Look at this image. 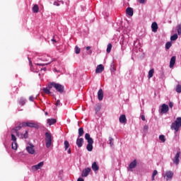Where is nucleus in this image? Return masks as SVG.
Here are the masks:
<instances>
[{
    "label": "nucleus",
    "instance_id": "f257e3e1",
    "mask_svg": "<svg viewBox=\"0 0 181 181\" xmlns=\"http://www.w3.org/2000/svg\"><path fill=\"white\" fill-rule=\"evenodd\" d=\"M85 139L87 141L88 144L86 146V149L88 151V152H91L93 151V144H94V140H93V138L90 136V134L86 133L85 134Z\"/></svg>",
    "mask_w": 181,
    "mask_h": 181
},
{
    "label": "nucleus",
    "instance_id": "f03ea898",
    "mask_svg": "<svg viewBox=\"0 0 181 181\" xmlns=\"http://www.w3.org/2000/svg\"><path fill=\"white\" fill-rule=\"evenodd\" d=\"M180 127H181V117H177L176 120L172 123L170 128L172 130L175 129V132H177Z\"/></svg>",
    "mask_w": 181,
    "mask_h": 181
},
{
    "label": "nucleus",
    "instance_id": "7ed1b4c3",
    "mask_svg": "<svg viewBox=\"0 0 181 181\" xmlns=\"http://www.w3.org/2000/svg\"><path fill=\"white\" fill-rule=\"evenodd\" d=\"M50 86L51 87H54V88H55L58 93H60L61 94L64 93V86L63 85L52 82L51 83Z\"/></svg>",
    "mask_w": 181,
    "mask_h": 181
},
{
    "label": "nucleus",
    "instance_id": "20e7f679",
    "mask_svg": "<svg viewBox=\"0 0 181 181\" xmlns=\"http://www.w3.org/2000/svg\"><path fill=\"white\" fill-rule=\"evenodd\" d=\"M45 144L46 148L52 146V134L49 132L45 133Z\"/></svg>",
    "mask_w": 181,
    "mask_h": 181
},
{
    "label": "nucleus",
    "instance_id": "39448f33",
    "mask_svg": "<svg viewBox=\"0 0 181 181\" xmlns=\"http://www.w3.org/2000/svg\"><path fill=\"white\" fill-rule=\"evenodd\" d=\"M22 125L24 127H28L29 128H39V125H37V124L32 122H23Z\"/></svg>",
    "mask_w": 181,
    "mask_h": 181
},
{
    "label": "nucleus",
    "instance_id": "423d86ee",
    "mask_svg": "<svg viewBox=\"0 0 181 181\" xmlns=\"http://www.w3.org/2000/svg\"><path fill=\"white\" fill-rule=\"evenodd\" d=\"M181 152L180 151H178L177 153L175 154V157L173 158V162L175 165H179L180 160H179V158H180Z\"/></svg>",
    "mask_w": 181,
    "mask_h": 181
},
{
    "label": "nucleus",
    "instance_id": "0eeeda50",
    "mask_svg": "<svg viewBox=\"0 0 181 181\" xmlns=\"http://www.w3.org/2000/svg\"><path fill=\"white\" fill-rule=\"evenodd\" d=\"M90 172H91L90 168H86L82 170L81 177H87L88 175H90Z\"/></svg>",
    "mask_w": 181,
    "mask_h": 181
},
{
    "label": "nucleus",
    "instance_id": "6e6552de",
    "mask_svg": "<svg viewBox=\"0 0 181 181\" xmlns=\"http://www.w3.org/2000/svg\"><path fill=\"white\" fill-rule=\"evenodd\" d=\"M35 146L33 144H30V146L26 147V151L28 152V153H30L31 155L35 154Z\"/></svg>",
    "mask_w": 181,
    "mask_h": 181
},
{
    "label": "nucleus",
    "instance_id": "1a4fd4ad",
    "mask_svg": "<svg viewBox=\"0 0 181 181\" xmlns=\"http://www.w3.org/2000/svg\"><path fill=\"white\" fill-rule=\"evenodd\" d=\"M168 111H169V106L166 104H163L161 106L160 112L162 114H166V112H168Z\"/></svg>",
    "mask_w": 181,
    "mask_h": 181
},
{
    "label": "nucleus",
    "instance_id": "9d476101",
    "mask_svg": "<svg viewBox=\"0 0 181 181\" xmlns=\"http://www.w3.org/2000/svg\"><path fill=\"white\" fill-rule=\"evenodd\" d=\"M43 165H45V163L43 161L39 163L38 164L33 165L32 167L33 170H39V169H40V168H42V166H43Z\"/></svg>",
    "mask_w": 181,
    "mask_h": 181
},
{
    "label": "nucleus",
    "instance_id": "9b49d317",
    "mask_svg": "<svg viewBox=\"0 0 181 181\" xmlns=\"http://www.w3.org/2000/svg\"><path fill=\"white\" fill-rule=\"evenodd\" d=\"M103 71H104V66L103 64L98 65L95 69V73L100 74L103 73Z\"/></svg>",
    "mask_w": 181,
    "mask_h": 181
},
{
    "label": "nucleus",
    "instance_id": "f8f14e48",
    "mask_svg": "<svg viewBox=\"0 0 181 181\" xmlns=\"http://www.w3.org/2000/svg\"><path fill=\"white\" fill-rule=\"evenodd\" d=\"M98 98L99 101H103V98H104V92L103 89H100L98 92Z\"/></svg>",
    "mask_w": 181,
    "mask_h": 181
},
{
    "label": "nucleus",
    "instance_id": "ddd939ff",
    "mask_svg": "<svg viewBox=\"0 0 181 181\" xmlns=\"http://www.w3.org/2000/svg\"><path fill=\"white\" fill-rule=\"evenodd\" d=\"M83 144H84V139L79 138L76 139V145L78 148H81V146H83Z\"/></svg>",
    "mask_w": 181,
    "mask_h": 181
},
{
    "label": "nucleus",
    "instance_id": "4468645a",
    "mask_svg": "<svg viewBox=\"0 0 181 181\" xmlns=\"http://www.w3.org/2000/svg\"><path fill=\"white\" fill-rule=\"evenodd\" d=\"M174 173L172 171H167L165 173L166 176V180H171V179L173 177Z\"/></svg>",
    "mask_w": 181,
    "mask_h": 181
},
{
    "label": "nucleus",
    "instance_id": "2eb2a0df",
    "mask_svg": "<svg viewBox=\"0 0 181 181\" xmlns=\"http://www.w3.org/2000/svg\"><path fill=\"white\" fill-rule=\"evenodd\" d=\"M119 121L120 124H127V116L122 115L119 118Z\"/></svg>",
    "mask_w": 181,
    "mask_h": 181
},
{
    "label": "nucleus",
    "instance_id": "dca6fc26",
    "mask_svg": "<svg viewBox=\"0 0 181 181\" xmlns=\"http://www.w3.org/2000/svg\"><path fill=\"white\" fill-rule=\"evenodd\" d=\"M126 13L129 15V16H134V9L131 7H128L126 9Z\"/></svg>",
    "mask_w": 181,
    "mask_h": 181
},
{
    "label": "nucleus",
    "instance_id": "f3484780",
    "mask_svg": "<svg viewBox=\"0 0 181 181\" xmlns=\"http://www.w3.org/2000/svg\"><path fill=\"white\" fill-rule=\"evenodd\" d=\"M23 123H21L18 126L16 127L15 128L13 129V131H14L16 132V134H17V132H19V131H21V129H22V128H23Z\"/></svg>",
    "mask_w": 181,
    "mask_h": 181
},
{
    "label": "nucleus",
    "instance_id": "a211bd4d",
    "mask_svg": "<svg viewBox=\"0 0 181 181\" xmlns=\"http://www.w3.org/2000/svg\"><path fill=\"white\" fill-rule=\"evenodd\" d=\"M176 63V57H172L170 61V69H172Z\"/></svg>",
    "mask_w": 181,
    "mask_h": 181
},
{
    "label": "nucleus",
    "instance_id": "6ab92c4d",
    "mask_svg": "<svg viewBox=\"0 0 181 181\" xmlns=\"http://www.w3.org/2000/svg\"><path fill=\"white\" fill-rule=\"evenodd\" d=\"M151 29H152V32H158V23L156 22H153L151 24Z\"/></svg>",
    "mask_w": 181,
    "mask_h": 181
},
{
    "label": "nucleus",
    "instance_id": "aec40b11",
    "mask_svg": "<svg viewBox=\"0 0 181 181\" xmlns=\"http://www.w3.org/2000/svg\"><path fill=\"white\" fill-rule=\"evenodd\" d=\"M92 169H93V170H94V172H97L98 170H100V167L97 164V162H94L92 164Z\"/></svg>",
    "mask_w": 181,
    "mask_h": 181
},
{
    "label": "nucleus",
    "instance_id": "412c9836",
    "mask_svg": "<svg viewBox=\"0 0 181 181\" xmlns=\"http://www.w3.org/2000/svg\"><path fill=\"white\" fill-rule=\"evenodd\" d=\"M47 122L49 126H51V125H54V124L57 122V120H56V119H48Z\"/></svg>",
    "mask_w": 181,
    "mask_h": 181
},
{
    "label": "nucleus",
    "instance_id": "4be33fe9",
    "mask_svg": "<svg viewBox=\"0 0 181 181\" xmlns=\"http://www.w3.org/2000/svg\"><path fill=\"white\" fill-rule=\"evenodd\" d=\"M136 167V160H134L130 164H129V169H134Z\"/></svg>",
    "mask_w": 181,
    "mask_h": 181
},
{
    "label": "nucleus",
    "instance_id": "5701e85b",
    "mask_svg": "<svg viewBox=\"0 0 181 181\" xmlns=\"http://www.w3.org/2000/svg\"><path fill=\"white\" fill-rule=\"evenodd\" d=\"M33 13H37L39 12V6L37 4H35L33 7Z\"/></svg>",
    "mask_w": 181,
    "mask_h": 181
},
{
    "label": "nucleus",
    "instance_id": "b1692460",
    "mask_svg": "<svg viewBox=\"0 0 181 181\" xmlns=\"http://www.w3.org/2000/svg\"><path fill=\"white\" fill-rule=\"evenodd\" d=\"M83 135H84V129H83V127H81L78 129V138L83 136Z\"/></svg>",
    "mask_w": 181,
    "mask_h": 181
},
{
    "label": "nucleus",
    "instance_id": "393cba45",
    "mask_svg": "<svg viewBox=\"0 0 181 181\" xmlns=\"http://www.w3.org/2000/svg\"><path fill=\"white\" fill-rule=\"evenodd\" d=\"M153 73H155V70L153 69H151L149 71H148V78H152V77H153Z\"/></svg>",
    "mask_w": 181,
    "mask_h": 181
},
{
    "label": "nucleus",
    "instance_id": "a878e982",
    "mask_svg": "<svg viewBox=\"0 0 181 181\" xmlns=\"http://www.w3.org/2000/svg\"><path fill=\"white\" fill-rule=\"evenodd\" d=\"M11 148L12 149H13L14 151H16V149H18V143L13 141L12 144H11Z\"/></svg>",
    "mask_w": 181,
    "mask_h": 181
},
{
    "label": "nucleus",
    "instance_id": "bb28decb",
    "mask_svg": "<svg viewBox=\"0 0 181 181\" xmlns=\"http://www.w3.org/2000/svg\"><path fill=\"white\" fill-rule=\"evenodd\" d=\"M111 49H112V45H111V43H109L107 45V53H110L111 52Z\"/></svg>",
    "mask_w": 181,
    "mask_h": 181
},
{
    "label": "nucleus",
    "instance_id": "cd10ccee",
    "mask_svg": "<svg viewBox=\"0 0 181 181\" xmlns=\"http://www.w3.org/2000/svg\"><path fill=\"white\" fill-rule=\"evenodd\" d=\"M80 52H81V49L76 45L75 47V53H76V54H80Z\"/></svg>",
    "mask_w": 181,
    "mask_h": 181
},
{
    "label": "nucleus",
    "instance_id": "c85d7f7f",
    "mask_svg": "<svg viewBox=\"0 0 181 181\" xmlns=\"http://www.w3.org/2000/svg\"><path fill=\"white\" fill-rule=\"evenodd\" d=\"M69 146H70V144L67 141H64L65 151H67V149H69Z\"/></svg>",
    "mask_w": 181,
    "mask_h": 181
},
{
    "label": "nucleus",
    "instance_id": "c756f323",
    "mask_svg": "<svg viewBox=\"0 0 181 181\" xmlns=\"http://www.w3.org/2000/svg\"><path fill=\"white\" fill-rule=\"evenodd\" d=\"M158 175V170H154L152 175L151 180H155V176Z\"/></svg>",
    "mask_w": 181,
    "mask_h": 181
},
{
    "label": "nucleus",
    "instance_id": "7c9ffc66",
    "mask_svg": "<svg viewBox=\"0 0 181 181\" xmlns=\"http://www.w3.org/2000/svg\"><path fill=\"white\" fill-rule=\"evenodd\" d=\"M177 34H174L170 37V40H177Z\"/></svg>",
    "mask_w": 181,
    "mask_h": 181
},
{
    "label": "nucleus",
    "instance_id": "2f4dec72",
    "mask_svg": "<svg viewBox=\"0 0 181 181\" xmlns=\"http://www.w3.org/2000/svg\"><path fill=\"white\" fill-rule=\"evenodd\" d=\"M170 47H172V43L170 42H168L165 44V49L168 50V49H170Z\"/></svg>",
    "mask_w": 181,
    "mask_h": 181
},
{
    "label": "nucleus",
    "instance_id": "473e14b6",
    "mask_svg": "<svg viewBox=\"0 0 181 181\" xmlns=\"http://www.w3.org/2000/svg\"><path fill=\"white\" fill-rule=\"evenodd\" d=\"M177 93H181V85H177L176 89H175Z\"/></svg>",
    "mask_w": 181,
    "mask_h": 181
},
{
    "label": "nucleus",
    "instance_id": "72a5a7b5",
    "mask_svg": "<svg viewBox=\"0 0 181 181\" xmlns=\"http://www.w3.org/2000/svg\"><path fill=\"white\" fill-rule=\"evenodd\" d=\"M159 139L162 142H165L166 141V139H165V136L164 135H160L159 136Z\"/></svg>",
    "mask_w": 181,
    "mask_h": 181
},
{
    "label": "nucleus",
    "instance_id": "f704fd0d",
    "mask_svg": "<svg viewBox=\"0 0 181 181\" xmlns=\"http://www.w3.org/2000/svg\"><path fill=\"white\" fill-rule=\"evenodd\" d=\"M16 136H18V138H20L21 139H23V134L19 132L16 133Z\"/></svg>",
    "mask_w": 181,
    "mask_h": 181
},
{
    "label": "nucleus",
    "instance_id": "c9c22d12",
    "mask_svg": "<svg viewBox=\"0 0 181 181\" xmlns=\"http://www.w3.org/2000/svg\"><path fill=\"white\" fill-rule=\"evenodd\" d=\"M42 90L45 93V94H50V90H49L47 88H44Z\"/></svg>",
    "mask_w": 181,
    "mask_h": 181
},
{
    "label": "nucleus",
    "instance_id": "e433bc0d",
    "mask_svg": "<svg viewBox=\"0 0 181 181\" xmlns=\"http://www.w3.org/2000/svg\"><path fill=\"white\" fill-rule=\"evenodd\" d=\"M11 141H13V142H16V136L13 134H11Z\"/></svg>",
    "mask_w": 181,
    "mask_h": 181
},
{
    "label": "nucleus",
    "instance_id": "4c0bfd02",
    "mask_svg": "<svg viewBox=\"0 0 181 181\" xmlns=\"http://www.w3.org/2000/svg\"><path fill=\"white\" fill-rule=\"evenodd\" d=\"M50 63H52V61L46 64H37V66H47V64H50Z\"/></svg>",
    "mask_w": 181,
    "mask_h": 181
},
{
    "label": "nucleus",
    "instance_id": "58836bf2",
    "mask_svg": "<svg viewBox=\"0 0 181 181\" xmlns=\"http://www.w3.org/2000/svg\"><path fill=\"white\" fill-rule=\"evenodd\" d=\"M96 112H98V111H100V110H101V106L100 105H96L95 108Z\"/></svg>",
    "mask_w": 181,
    "mask_h": 181
},
{
    "label": "nucleus",
    "instance_id": "ea45409f",
    "mask_svg": "<svg viewBox=\"0 0 181 181\" xmlns=\"http://www.w3.org/2000/svg\"><path fill=\"white\" fill-rule=\"evenodd\" d=\"M28 131L25 130V132L24 133V134H23V138H25V139H28Z\"/></svg>",
    "mask_w": 181,
    "mask_h": 181
},
{
    "label": "nucleus",
    "instance_id": "a19ab883",
    "mask_svg": "<svg viewBox=\"0 0 181 181\" xmlns=\"http://www.w3.org/2000/svg\"><path fill=\"white\" fill-rule=\"evenodd\" d=\"M110 145L112 146L114 145V139L110 138Z\"/></svg>",
    "mask_w": 181,
    "mask_h": 181
},
{
    "label": "nucleus",
    "instance_id": "79ce46f5",
    "mask_svg": "<svg viewBox=\"0 0 181 181\" xmlns=\"http://www.w3.org/2000/svg\"><path fill=\"white\" fill-rule=\"evenodd\" d=\"M60 100H57V102H56V103H55V105H56V107H59V105H60Z\"/></svg>",
    "mask_w": 181,
    "mask_h": 181
},
{
    "label": "nucleus",
    "instance_id": "37998d69",
    "mask_svg": "<svg viewBox=\"0 0 181 181\" xmlns=\"http://www.w3.org/2000/svg\"><path fill=\"white\" fill-rule=\"evenodd\" d=\"M148 129V125H144V131L147 132Z\"/></svg>",
    "mask_w": 181,
    "mask_h": 181
},
{
    "label": "nucleus",
    "instance_id": "c03bdc74",
    "mask_svg": "<svg viewBox=\"0 0 181 181\" xmlns=\"http://www.w3.org/2000/svg\"><path fill=\"white\" fill-rule=\"evenodd\" d=\"M54 5L55 6H60V4H59L58 1H54Z\"/></svg>",
    "mask_w": 181,
    "mask_h": 181
},
{
    "label": "nucleus",
    "instance_id": "a18cd8bd",
    "mask_svg": "<svg viewBox=\"0 0 181 181\" xmlns=\"http://www.w3.org/2000/svg\"><path fill=\"white\" fill-rule=\"evenodd\" d=\"M177 33H178V35H181V27H180V25L179 26V28L177 29Z\"/></svg>",
    "mask_w": 181,
    "mask_h": 181
},
{
    "label": "nucleus",
    "instance_id": "49530a36",
    "mask_svg": "<svg viewBox=\"0 0 181 181\" xmlns=\"http://www.w3.org/2000/svg\"><path fill=\"white\" fill-rule=\"evenodd\" d=\"M169 107H170V108H173V103L170 102L169 103Z\"/></svg>",
    "mask_w": 181,
    "mask_h": 181
},
{
    "label": "nucleus",
    "instance_id": "de8ad7c7",
    "mask_svg": "<svg viewBox=\"0 0 181 181\" xmlns=\"http://www.w3.org/2000/svg\"><path fill=\"white\" fill-rule=\"evenodd\" d=\"M29 100H30V101H33V100H35V98H33V96H30V97H29Z\"/></svg>",
    "mask_w": 181,
    "mask_h": 181
},
{
    "label": "nucleus",
    "instance_id": "09e8293b",
    "mask_svg": "<svg viewBox=\"0 0 181 181\" xmlns=\"http://www.w3.org/2000/svg\"><path fill=\"white\" fill-rule=\"evenodd\" d=\"M141 118L142 121H145V115H142L141 116Z\"/></svg>",
    "mask_w": 181,
    "mask_h": 181
},
{
    "label": "nucleus",
    "instance_id": "8fccbe9b",
    "mask_svg": "<svg viewBox=\"0 0 181 181\" xmlns=\"http://www.w3.org/2000/svg\"><path fill=\"white\" fill-rule=\"evenodd\" d=\"M51 42H53V45H54L57 41H56V40H54V38H52V39L51 40Z\"/></svg>",
    "mask_w": 181,
    "mask_h": 181
},
{
    "label": "nucleus",
    "instance_id": "3c124183",
    "mask_svg": "<svg viewBox=\"0 0 181 181\" xmlns=\"http://www.w3.org/2000/svg\"><path fill=\"white\" fill-rule=\"evenodd\" d=\"M139 2H140V4H145V0H139Z\"/></svg>",
    "mask_w": 181,
    "mask_h": 181
},
{
    "label": "nucleus",
    "instance_id": "603ef678",
    "mask_svg": "<svg viewBox=\"0 0 181 181\" xmlns=\"http://www.w3.org/2000/svg\"><path fill=\"white\" fill-rule=\"evenodd\" d=\"M77 181H84V179L79 177L78 178Z\"/></svg>",
    "mask_w": 181,
    "mask_h": 181
},
{
    "label": "nucleus",
    "instance_id": "864d4df0",
    "mask_svg": "<svg viewBox=\"0 0 181 181\" xmlns=\"http://www.w3.org/2000/svg\"><path fill=\"white\" fill-rule=\"evenodd\" d=\"M68 153H71V148H69V150H68Z\"/></svg>",
    "mask_w": 181,
    "mask_h": 181
},
{
    "label": "nucleus",
    "instance_id": "5fc2aeb1",
    "mask_svg": "<svg viewBox=\"0 0 181 181\" xmlns=\"http://www.w3.org/2000/svg\"><path fill=\"white\" fill-rule=\"evenodd\" d=\"M91 49V47H86V50H90Z\"/></svg>",
    "mask_w": 181,
    "mask_h": 181
},
{
    "label": "nucleus",
    "instance_id": "6e6d98bb",
    "mask_svg": "<svg viewBox=\"0 0 181 181\" xmlns=\"http://www.w3.org/2000/svg\"><path fill=\"white\" fill-rule=\"evenodd\" d=\"M30 66H32V61L29 60Z\"/></svg>",
    "mask_w": 181,
    "mask_h": 181
},
{
    "label": "nucleus",
    "instance_id": "4d7b16f0",
    "mask_svg": "<svg viewBox=\"0 0 181 181\" xmlns=\"http://www.w3.org/2000/svg\"><path fill=\"white\" fill-rule=\"evenodd\" d=\"M59 2H60V4H62V5L64 4V1H61Z\"/></svg>",
    "mask_w": 181,
    "mask_h": 181
},
{
    "label": "nucleus",
    "instance_id": "13d9d810",
    "mask_svg": "<svg viewBox=\"0 0 181 181\" xmlns=\"http://www.w3.org/2000/svg\"><path fill=\"white\" fill-rule=\"evenodd\" d=\"M45 115H49V113H47V112H46Z\"/></svg>",
    "mask_w": 181,
    "mask_h": 181
},
{
    "label": "nucleus",
    "instance_id": "bf43d9fd",
    "mask_svg": "<svg viewBox=\"0 0 181 181\" xmlns=\"http://www.w3.org/2000/svg\"><path fill=\"white\" fill-rule=\"evenodd\" d=\"M43 70H44V71H46V68H44Z\"/></svg>",
    "mask_w": 181,
    "mask_h": 181
}]
</instances>
